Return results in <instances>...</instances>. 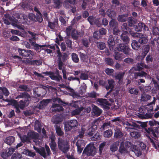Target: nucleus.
Returning a JSON list of instances; mask_svg holds the SVG:
<instances>
[{
  "label": "nucleus",
  "mask_w": 159,
  "mask_h": 159,
  "mask_svg": "<svg viewBox=\"0 0 159 159\" xmlns=\"http://www.w3.org/2000/svg\"><path fill=\"white\" fill-rule=\"evenodd\" d=\"M70 110H51L50 112L57 114L53 117V123L56 124L61 122L70 116ZM70 111L71 110H70Z\"/></svg>",
  "instance_id": "f257e3e1"
},
{
  "label": "nucleus",
  "mask_w": 159,
  "mask_h": 159,
  "mask_svg": "<svg viewBox=\"0 0 159 159\" xmlns=\"http://www.w3.org/2000/svg\"><path fill=\"white\" fill-rule=\"evenodd\" d=\"M16 99L18 98H23L22 99L18 102V109H23L24 108L27 107L30 103V101L31 99V96L28 93L24 92L20 93L16 97Z\"/></svg>",
  "instance_id": "f03ea898"
},
{
  "label": "nucleus",
  "mask_w": 159,
  "mask_h": 159,
  "mask_svg": "<svg viewBox=\"0 0 159 159\" xmlns=\"http://www.w3.org/2000/svg\"><path fill=\"white\" fill-rule=\"evenodd\" d=\"M135 115L140 119H148L152 118L154 113V110H134Z\"/></svg>",
  "instance_id": "7ed1b4c3"
},
{
  "label": "nucleus",
  "mask_w": 159,
  "mask_h": 159,
  "mask_svg": "<svg viewBox=\"0 0 159 159\" xmlns=\"http://www.w3.org/2000/svg\"><path fill=\"white\" fill-rule=\"evenodd\" d=\"M58 146L59 149L64 153H66L70 149V146L67 142L61 138L58 139Z\"/></svg>",
  "instance_id": "20e7f679"
},
{
  "label": "nucleus",
  "mask_w": 159,
  "mask_h": 159,
  "mask_svg": "<svg viewBox=\"0 0 159 159\" xmlns=\"http://www.w3.org/2000/svg\"><path fill=\"white\" fill-rule=\"evenodd\" d=\"M57 73H55L53 71H46L43 72L42 74H45L46 75H49V77L52 80L59 82L62 80V77L59 75L58 70L57 71Z\"/></svg>",
  "instance_id": "39448f33"
},
{
  "label": "nucleus",
  "mask_w": 159,
  "mask_h": 159,
  "mask_svg": "<svg viewBox=\"0 0 159 159\" xmlns=\"http://www.w3.org/2000/svg\"><path fill=\"white\" fill-rule=\"evenodd\" d=\"M108 100L110 102L106 99L98 98L97 100V102H99L102 107L104 109H110L108 106L111 105V104L114 102V101L112 98H109Z\"/></svg>",
  "instance_id": "423d86ee"
},
{
  "label": "nucleus",
  "mask_w": 159,
  "mask_h": 159,
  "mask_svg": "<svg viewBox=\"0 0 159 159\" xmlns=\"http://www.w3.org/2000/svg\"><path fill=\"white\" fill-rule=\"evenodd\" d=\"M116 48L118 51L122 52L127 55H129L131 51L128 44L123 43L119 44Z\"/></svg>",
  "instance_id": "0eeeda50"
},
{
  "label": "nucleus",
  "mask_w": 159,
  "mask_h": 159,
  "mask_svg": "<svg viewBox=\"0 0 159 159\" xmlns=\"http://www.w3.org/2000/svg\"><path fill=\"white\" fill-rule=\"evenodd\" d=\"M34 94L36 97L43 98L47 93L46 89L43 87H38L36 90H33Z\"/></svg>",
  "instance_id": "6e6552de"
},
{
  "label": "nucleus",
  "mask_w": 159,
  "mask_h": 159,
  "mask_svg": "<svg viewBox=\"0 0 159 159\" xmlns=\"http://www.w3.org/2000/svg\"><path fill=\"white\" fill-rule=\"evenodd\" d=\"M96 153L95 148L94 146L88 145L84 149L83 154H85L87 156H93Z\"/></svg>",
  "instance_id": "1a4fd4ad"
},
{
  "label": "nucleus",
  "mask_w": 159,
  "mask_h": 159,
  "mask_svg": "<svg viewBox=\"0 0 159 159\" xmlns=\"http://www.w3.org/2000/svg\"><path fill=\"white\" fill-rule=\"evenodd\" d=\"M49 138L51 140L50 144L51 149L53 152V154L56 153H57V144L55 142L56 137L53 134H52L50 135Z\"/></svg>",
  "instance_id": "9d476101"
},
{
  "label": "nucleus",
  "mask_w": 159,
  "mask_h": 159,
  "mask_svg": "<svg viewBox=\"0 0 159 159\" xmlns=\"http://www.w3.org/2000/svg\"><path fill=\"white\" fill-rule=\"evenodd\" d=\"M18 52L19 53V55L22 57H28L30 55L32 56H34V52L30 50H25L24 49L18 48Z\"/></svg>",
  "instance_id": "9b49d317"
},
{
  "label": "nucleus",
  "mask_w": 159,
  "mask_h": 159,
  "mask_svg": "<svg viewBox=\"0 0 159 159\" xmlns=\"http://www.w3.org/2000/svg\"><path fill=\"white\" fill-rule=\"evenodd\" d=\"M134 28L135 30L137 32H141L142 30L145 32L149 30L148 26L143 22L139 23L137 25L135 26Z\"/></svg>",
  "instance_id": "f8f14e48"
},
{
  "label": "nucleus",
  "mask_w": 159,
  "mask_h": 159,
  "mask_svg": "<svg viewBox=\"0 0 159 159\" xmlns=\"http://www.w3.org/2000/svg\"><path fill=\"white\" fill-rule=\"evenodd\" d=\"M52 100V99H51L43 100L39 103L38 108L39 109H42L43 108L46 107Z\"/></svg>",
  "instance_id": "ddd939ff"
},
{
  "label": "nucleus",
  "mask_w": 159,
  "mask_h": 159,
  "mask_svg": "<svg viewBox=\"0 0 159 159\" xmlns=\"http://www.w3.org/2000/svg\"><path fill=\"white\" fill-rule=\"evenodd\" d=\"M77 0H65L63 4L64 6L66 8L70 9L71 5H75L77 3Z\"/></svg>",
  "instance_id": "4468645a"
},
{
  "label": "nucleus",
  "mask_w": 159,
  "mask_h": 159,
  "mask_svg": "<svg viewBox=\"0 0 159 159\" xmlns=\"http://www.w3.org/2000/svg\"><path fill=\"white\" fill-rule=\"evenodd\" d=\"M124 134L122 132L121 129L117 128L115 130L114 136L115 138L117 139H120L122 138Z\"/></svg>",
  "instance_id": "2eb2a0df"
},
{
  "label": "nucleus",
  "mask_w": 159,
  "mask_h": 159,
  "mask_svg": "<svg viewBox=\"0 0 159 159\" xmlns=\"http://www.w3.org/2000/svg\"><path fill=\"white\" fill-rule=\"evenodd\" d=\"M33 148L34 150L41 156L43 157L44 158H46L47 157L46 153L44 147H42L41 148H39L37 147L34 146Z\"/></svg>",
  "instance_id": "dca6fc26"
},
{
  "label": "nucleus",
  "mask_w": 159,
  "mask_h": 159,
  "mask_svg": "<svg viewBox=\"0 0 159 159\" xmlns=\"http://www.w3.org/2000/svg\"><path fill=\"white\" fill-rule=\"evenodd\" d=\"M132 151L134 152L135 155L138 157L140 156L143 153V149H140L136 145H133Z\"/></svg>",
  "instance_id": "f3484780"
},
{
  "label": "nucleus",
  "mask_w": 159,
  "mask_h": 159,
  "mask_svg": "<svg viewBox=\"0 0 159 159\" xmlns=\"http://www.w3.org/2000/svg\"><path fill=\"white\" fill-rule=\"evenodd\" d=\"M108 81L109 85H108L107 84V86L106 87V89L107 90H108L110 89H111L109 92L107 93V95L109 93L112 91L113 90V89L114 88L115 82L113 80L111 79V80H108Z\"/></svg>",
  "instance_id": "a211bd4d"
},
{
  "label": "nucleus",
  "mask_w": 159,
  "mask_h": 159,
  "mask_svg": "<svg viewBox=\"0 0 159 159\" xmlns=\"http://www.w3.org/2000/svg\"><path fill=\"white\" fill-rule=\"evenodd\" d=\"M127 31H125L120 35L121 39L124 43L128 44L129 42L130 39L127 35Z\"/></svg>",
  "instance_id": "6ab92c4d"
},
{
  "label": "nucleus",
  "mask_w": 159,
  "mask_h": 159,
  "mask_svg": "<svg viewBox=\"0 0 159 159\" xmlns=\"http://www.w3.org/2000/svg\"><path fill=\"white\" fill-rule=\"evenodd\" d=\"M107 43L110 49L111 48L113 49L116 43L112 35H109L107 40Z\"/></svg>",
  "instance_id": "aec40b11"
},
{
  "label": "nucleus",
  "mask_w": 159,
  "mask_h": 159,
  "mask_svg": "<svg viewBox=\"0 0 159 159\" xmlns=\"http://www.w3.org/2000/svg\"><path fill=\"white\" fill-rule=\"evenodd\" d=\"M58 22L57 20L53 22L48 21V27H49L52 30L54 31L58 27Z\"/></svg>",
  "instance_id": "412c9836"
},
{
  "label": "nucleus",
  "mask_w": 159,
  "mask_h": 159,
  "mask_svg": "<svg viewBox=\"0 0 159 159\" xmlns=\"http://www.w3.org/2000/svg\"><path fill=\"white\" fill-rule=\"evenodd\" d=\"M15 141V137L12 136H9L7 137L4 140V142L7 144L11 145L14 143Z\"/></svg>",
  "instance_id": "4be33fe9"
},
{
  "label": "nucleus",
  "mask_w": 159,
  "mask_h": 159,
  "mask_svg": "<svg viewBox=\"0 0 159 159\" xmlns=\"http://www.w3.org/2000/svg\"><path fill=\"white\" fill-rule=\"evenodd\" d=\"M0 99L2 98L3 95L6 96H7L9 95V92L6 88L0 87Z\"/></svg>",
  "instance_id": "5701e85b"
},
{
  "label": "nucleus",
  "mask_w": 159,
  "mask_h": 159,
  "mask_svg": "<svg viewBox=\"0 0 159 159\" xmlns=\"http://www.w3.org/2000/svg\"><path fill=\"white\" fill-rule=\"evenodd\" d=\"M140 35L138 37L139 38L138 40L139 43L140 44H144L147 43L148 41L147 37L144 36V35L141 33H140Z\"/></svg>",
  "instance_id": "b1692460"
},
{
  "label": "nucleus",
  "mask_w": 159,
  "mask_h": 159,
  "mask_svg": "<svg viewBox=\"0 0 159 159\" xmlns=\"http://www.w3.org/2000/svg\"><path fill=\"white\" fill-rule=\"evenodd\" d=\"M150 47L149 44L144 45L143 48V52L142 53L143 57L142 59H143L146 55L147 53L149 52Z\"/></svg>",
  "instance_id": "393cba45"
},
{
  "label": "nucleus",
  "mask_w": 159,
  "mask_h": 159,
  "mask_svg": "<svg viewBox=\"0 0 159 159\" xmlns=\"http://www.w3.org/2000/svg\"><path fill=\"white\" fill-rule=\"evenodd\" d=\"M97 129V125H93L90 128H89L88 130V134L89 136H92L95 133V131Z\"/></svg>",
  "instance_id": "a878e982"
},
{
  "label": "nucleus",
  "mask_w": 159,
  "mask_h": 159,
  "mask_svg": "<svg viewBox=\"0 0 159 159\" xmlns=\"http://www.w3.org/2000/svg\"><path fill=\"white\" fill-rule=\"evenodd\" d=\"M20 139L22 142L23 143H30L31 142L30 138L27 135H23L22 136H20Z\"/></svg>",
  "instance_id": "bb28decb"
},
{
  "label": "nucleus",
  "mask_w": 159,
  "mask_h": 159,
  "mask_svg": "<svg viewBox=\"0 0 159 159\" xmlns=\"http://www.w3.org/2000/svg\"><path fill=\"white\" fill-rule=\"evenodd\" d=\"M109 26L110 28L113 29L118 27V23L116 20L112 19L109 22Z\"/></svg>",
  "instance_id": "cd10ccee"
},
{
  "label": "nucleus",
  "mask_w": 159,
  "mask_h": 159,
  "mask_svg": "<svg viewBox=\"0 0 159 159\" xmlns=\"http://www.w3.org/2000/svg\"><path fill=\"white\" fill-rule=\"evenodd\" d=\"M27 135L30 138V139H36L39 137L38 134L33 131L28 132Z\"/></svg>",
  "instance_id": "c85d7f7f"
},
{
  "label": "nucleus",
  "mask_w": 159,
  "mask_h": 159,
  "mask_svg": "<svg viewBox=\"0 0 159 159\" xmlns=\"http://www.w3.org/2000/svg\"><path fill=\"white\" fill-rule=\"evenodd\" d=\"M131 46L133 49L138 50L139 48L140 44L139 42L135 40H133L131 43Z\"/></svg>",
  "instance_id": "c756f323"
},
{
  "label": "nucleus",
  "mask_w": 159,
  "mask_h": 159,
  "mask_svg": "<svg viewBox=\"0 0 159 159\" xmlns=\"http://www.w3.org/2000/svg\"><path fill=\"white\" fill-rule=\"evenodd\" d=\"M54 127L55 128L56 133L58 136H61L64 135V132L61 130L60 126L56 125H54Z\"/></svg>",
  "instance_id": "7c9ffc66"
},
{
  "label": "nucleus",
  "mask_w": 159,
  "mask_h": 159,
  "mask_svg": "<svg viewBox=\"0 0 159 159\" xmlns=\"http://www.w3.org/2000/svg\"><path fill=\"white\" fill-rule=\"evenodd\" d=\"M46 46V45H40L37 43H35L34 45V49L38 52H40L41 51V48H42L41 49L42 50H45L43 48L45 47Z\"/></svg>",
  "instance_id": "2f4dec72"
},
{
  "label": "nucleus",
  "mask_w": 159,
  "mask_h": 159,
  "mask_svg": "<svg viewBox=\"0 0 159 159\" xmlns=\"http://www.w3.org/2000/svg\"><path fill=\"white\" fill-rule=\"evenodd\" d=\"M107 16L111 19L115 17L116 14L115 11L110 9L107 10Z\"/></svg>",
  "instance_id": "473e14b6"
},
{
  "label": "nucleus",
  "mask_w": 159,
  "mask_h": 159,
  "mask_svg": "<svg viewBox=\"0 0 159 159\" xmlns=\"http://www.w3.org/2000/svg\"><path fill=\"white\" fill-rule=\"evenodd\" d=\"M78 101H73L72 102L69 104L70 106L75 108V109H84L83 107L80 108L78 106Z\"/></svg>",
  "instance_id": "72a5a7b5"
},
{
  "label": "nucleus",
  "mask_w": 159,
  "mask_h": 159,
  "mask_svg": "<svg viewBox=\"0 0 159 159\" xmlns=\"http://www.w3.org/2000/svg\"><path fill=\"white\" fill-rule=\"evenodd\" d=\"M151 98V96L146 94H143L142 95L140 101L141 102H147L150 100Z\"/></svg>",
  "instance_id": "f704fd0d"
},
{
  "label": "nucleus",
  "mask_w": 159,
  "mask_h": 159,
  "mask_svg": "<svg viewBox=\"0 0 159 159\" xmlns=\"http://www.w3.org/2000/svg\"><path fill=\"white\" fill-rule=\"evenodd\" d=\"M119 151L121 153H125L127 151V149L124 147L123 142H121L120 143Z\"/></svg>",
  "instance_id": "c9c22d12"
},
{
  "label": "nucleus",
  "mask_w": 159,
  "mask_h": 159,
  "mask_svg": "<svg viewBox=\"0 0 159 159\" xmlns=\"http://www.w3.org/2000/svg\"><path fill=\"white\" fill-rule=\"evenodd\" d=\"M127 15L123 14L119 15L117 17V20L120 22H124L127 21Z\"/></svg>",
  "instance_id": "e433bc0d"
},
{
  "label": "nucleus",
  "mask_w": 159,
  "mask_h": 159,
  "mask_svg": "<svg viewBox=\"0 0 159 159\" xmlns=\"http://www.w3.org/2000/svg\"><path fill=\"white\" fill-rule=\"evenodd\" d=\"M64 129L66 131H69L73 129L69 122L67 121L64 124Z\"/></svg>",
  "instance_id": "4c0bfd02"
},
{
  "label": "nucleus",
  "mask_w": 159,
  "mask_h": 159,
  "mask_svg": "<svg viewBox=\"0 0 159 159\" xmlns=\"http://www.w3.org/2000/svg\"><path fill=\"white\" fill-rule=\"evenodd\" d=\"M147 75L146 72L143 71H141L140 72H135L134 73V77L136 79L138 76L142 77L146 76Z\"/></svg>",
  "instance_id": "58836bf2"
},
{
  "label": "nucleus",
  "mask_w": 159,
  "mask_h": 159,
  "mask_svg": "<svg viewBox=\"0 0 159 159\" xmlns=\"http://www.w3.org/2000/svg\"><path fill=\"white\" fill-rule=\"evenodd\" d=\"M87 89V86L84 83H83L80 88L79 93H80L83 95L86 92Z\"/></svg>",
  "instance_id": "ea45409f"
},
{
  "label": "nucleus",
  "mask_w": 159,
  "mask_h": 159,
  "mask_svg": "<svg viewBox=\"0 0 159 159\" xmlns=\"http://www.w3.org/2000/svg\"><path fill=\"white\" fill-rule=\"evenodd\" d=\"M77 146H80L81 147H84L85 145V143L84 140L82 139H78L76 143Z\"/></svg>",
  "instance_id": "a19ab883"
},
{
  "label": "nucleus",
  "mask_w": 159,
  "mask_h": 159,
  "mask_svg": "<svg viewBox=\"0 0 159 159\" xmlns=\"http://www.w3.org/2000/svg\"><path fill=\"white\" fill-rule=\"evenodd\" d=\"M152 135L156 138L159 137V127L153 128Z\"/></svg>",
  "instance_id": "79ce46f5"
},
{
  "label": "nucleus",
  "mask_w": 159,
  "mask_h": 159,
  "mask_svg": "<svg viewBox=\"0 0 159 159\" xmlns=\"http://www.w3.org/2000/svg\"><path fill=\"white\" fill-rule=\"evenodd\" d=\"M112 131L111 129H108L105 131L104 133V136L105 138H110L112 135Z\"/></svg>",
  "instance_id": "37998d69"
},
{
  "label": "nucleus",
  "mask_w": 159,
  "mask_h": 159,
  "mask_svg": "<svg viewBox=\"0 0 159 159\" xmlns=\"http://www.w3.org/2000/svg\"><path fill=\"white\" fill-rule=\"evenodd\" d=\"M97 45L98 48L101 50L104 49L106 47L105 43L103 42H97Z\"/></svg>",
  "instance_id": "c03bdc74"
},
{
  "label": "nucleus",
  "mask_w": 159,
  "mask_h": 159,
  "mask_svg": "<svg viewBox=\"0 0 159 159\" xmlns=\"http://www.w3.org/2000/svg\"><path fill=\"white\" fill-rule=\"evenodd\" d=\"M118 145L116 143H115L112 144L110 147V150L112 152H114L118 149Z\"/></svg>",
  "instance_id": "a18cd8bd"
},
{
  "label": "nucleus",
  "mask_w": 159,
  "mask_h": 159,
  "mask_svg": "<svg viewBox=\"0 0 159 159\" xmlns=\"http://www.w3.org/2000/svg\"><path fill=\"white\" fill-rule=\"evenodd\" d=\"M88 72L86 73L82 72L80 75V78L82 80H86L89 79V75L87 73Z\"/></svg>",
  "instance_id": "49530a36"
},
{
  "label": "nucleus",
  "mask_w": 159,
  "mask_h": 159,
  "mask_svg": "<svg viewBox=\"0 0 159 159\" xmlns=\"http://www.w3.org/2000/svg\"><path fill=\"white\" fill-rule=\"evenodd\" d=\"M106 63L108 65L112 66L113 65L114 61L113 59L109 57L106 58L105 59Z\"/></svg>",
  "instance_id": "de8ad7c7"
},
{
  "label": "nucleus",
  "mask_w": 159,
  "mask_h": 159,
  "mask_svg": "<svg viewBox=\"0 0 159 159\" xmlns=\"http://www.w3.org/2000/svg\"><path fill=\"white\" fill-rule=\"evenodd\" d=\"M52 100L53 102H55L56 101H57V102L59 104H61V105L64 106L65 105H68V104L67 103L63 102L62 100L59 98H52Z\"/></svg>",
  "instance_id": "09e8293b"
},
{
  "label": "nucleus",
  "mask_w": 159,
  "mask_h": 159,
  "mask_svg": "<svg viewBox=\"0 0 159 159\" xmlns=\"http://www.w3.org/2000/svg\"><path fill=\"white\" fill-rule=\"evenodd\" d=\"M101 137L100 134L99 133L97 132L94 136L91 138V139L92 141H97L100 140Z\"/></svg>",
  "instance_id": "8fccbe9b"
},
{
  "label": "nucleus",
  "mask_w": 159,
  "mask_h": 159,
  "mask_svg": "<svg viewBox=\"0 0 159 159\" xmlns=\"http://www.w3.org/2000/svg\"><path fill=\"white\" fill-rule=\"evenodd\" d=\"M129 93L131 94H134L135 95H137L139 93V91L136 89H134V88L129 87Z\"/></svg>",
  "instance_id": "3c124183"
},
{
  "label": "nucleus",
  "mask_w": 159,
  "mask_h": 159,
  "mask_svg": "<svg viewBox=\"0 0 159 159\" xmlns=\"http://www.w3.org/2000/svg\"><path fill=\"white\" fill-rule=\"evenodd\" d=\"M123 55L122 53L119 52H115L114 55L115 59L117 60L120 61L122 60V56Z\"/></svg>",
  "instance_id": "603ef678"
},
{
  "label": "nucleus",
  "mask_w": 159,
  "mask_h": 159,
  "mask_svg": "<svg viewBox=\"0 0 159 159\" xmlns=\"http://www.w3.org/2000/svg\"><path fill=\"white\" fill-rule=\"evenodd\" d=\"M72 61L75 63H78L79 61L78 55L75 53H72L71 54Z\"/></svg>",
  "instance_id": "864d4df0"
},
{
  "label": "nucleus",
  "mask_w": 159,
  "mask_h": 159,
  "mask_svg": "<svg viewBox=\"0 0 159 159\" xmlns=\"http://www.w3.org/2000/svg\"><path fill=\"white\" fill-rule=\"evenodd\" d=\"M28 85H20L19 86V88L20 89V91H29V88L28 87Z\"/></svg>",
  "instance_id": "5fc2aeb1"
},
{
  "label": "nucleus",
  "mask_w": 159,
  "mask_h": 159,
  "mask_svg": "<svg viewBox=\"0 0 159 159\" xmlns=\"http://www.w3.org/2000/svg\"><path fill=\"white\" fill-rule=\"evenodd\" d=\"M152 33L153 35H159V27L154 26L152 28Z\"/></svg>",
  "instance_id": "6e6d98bb"
},
{
  "label": "nucleus",
  "mask_w": 159,
  "mask_h": 159,
  "mask_svg": "<svg viewBox=\"0 0 159 159\" xmlns=\"http://www.w3.org/2000/svg\"><path fill=\"white\" fill-rule=\"evenodd\" d=\"M55 8H59L61 6V0H53Z\"/></svg>",
  "instance_id": "4d7b16f0"
},
{
  "label": "nucleus",
  "mask_w": 159,
  "mask_h": 159,
  "mask_svg": "<svg viewBox=\"0 0 159 159\" xmlns=\"http://www.w3.org/2000/svg\"><path fill=\"white\" fill-rule=\"evenodd\" d=\"M130 135L132 137L134 138L135 139H138L140 136V135L139 133L136 131L131 132L130 133Z\"/></svg>",
  "instance_id": "13d9d810"
},
{
  "label": "nucleus",
  "mask_w": 159,
  "mask_h": 159,
  "mask_svg": "<svg viewBox=\"0 0 159 159\" xmlns=\"http://www.w3.org/2000/svg\"><path fill=\"white\" fill-rule=\"evenodd\" d=\"M42 62L40 60H33L30 61V64L32 65L39 66L42 64Z\"/></svg>",
  "instance_id": "bf43d9fd"
},
{
  "label": "nucleus",
  "mask_w": 159,
  "mask_h": 159,
  "mask_svg": "<svg viewBox=\"0 0 159 159\" xmlns=\"http://www.w3.org/2000/svg\"><path fill=\"white\" fill-rule=\"evenodd\" d=\"M93 37L96 39H99L102 37V35L99 33L98 30L95 31L93 34Z\"/></svg>",
  "instance_id": "052dcab7"
},
{
  "label": "nucleus",
  "mask_w": 159,
  "mask_h": 159,
  "mask_svg": "<svg viewBox=\"0 0 159 159\" xmlns=\"http://www.w3.org/2000/svg\"><path fill=\"white\" fill-rule=\"evenodd\" d=\"M153 128L151 127H148L144 130L145 132L148 134V135H153Z\"/></svg>",
  "instance_id": "680f3d73"
},
{
  "label": "nucleus",
  "mask_w": 159,
  "mask_h": 159,
  "mask_svg": "<svg viewBox=\"0 0 159 159\" xmlns=\"http://www.w3.org/2000/svg\"><path fill=\"white\" fill-rule=\"evenodd\" d=\"M10 103L11 105L14 106L16 109H18V102L17 101L15 100H11Z\"/></svg>",
  "instance_id": "e2e57ef3"
},
{
  "label": "nucleus",
  "mask_w": 159,
  "mask_h": 159,
  "mask_svg": "<svg viewBox=\"0 0 159 159\" xmlns=\"http://www.w3.org/2000/svg\"><path fill=\"white\" fill-rule=\"evenodd\" d=\"M43 20L42 15L40 12L37 14L36 21H37L40 23H41Z\"/></svg>",
  "instance_id": "0e129e2a"
},
{
  "label": "nucleus",
  "mask_w": 159,
  "mask_h": 159,
  "mask_svg": "<svg viewBox=\"0 0 159 159\" xmlns=\"http://www.w3.org/2000/svg\"><path fill=\"white\" fill-rule=\"evenodd\" d=\"M96 18L93 16H90L88 18V20L91 25H94V21Z\"/></svg>",
  "instance_id": "69168bd1"
},
{
  "label": "nucleus",
  "mask_w": 159,
  "mask_h": 159,
  "mask_svg": "<svg viewBox=\"0 0 159 159\" xmlns=\"http://www.w3.org/2000/svg\"><path fill=\"white\" fill-rule=\"evenodd\" d=\"M89 96L92 98H96L97 96H98L99 94L96 93L94 91H93L92 92L88 93Z\"/></svg>",
  "instance_id": "338daca9"
},
{
  "label": "nucleus",
  "mask_w": 159,
  "mask_h": 159,
  "mask_svg": "<svg viewBox=\"0 0 159 159\" xmlns=\"http://www.w3.org/2000/svg\"><path fill=\"white\" fill-rule=\"evenodd\" d=\"M72 29V26L71 25L69 26L66 28L65 32L67 36H69L70 35Z\"/></svg>",
  "instance_id": "774afa93"
}]
</instances>
